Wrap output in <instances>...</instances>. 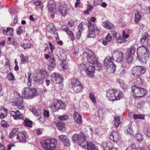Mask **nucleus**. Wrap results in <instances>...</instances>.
I'll list each match as a JSON object with an SVG mask.
<instances>
[{
	"instance_id": "obj_50",
	"label": "nucleus",
	"mask_w": 150,
	"mask_h": 150,
	"mask_svg": "<svg viewBox=\"0 0 150 150\" xmlns=\"http://www.w3.org/2000/svg\"><path fill=\"white\" fill-rule=\"evenodd\" d=\"M137 77V82L139 85H142L143 83V80L140 76H136Z\"/></svg>"
},
{
	"instance_id": "obj_46",
	"label": "nucleus",
	"mask_w": 150,
	"mask_h": 150,
	"mask_svg": "<svg viewBox=\"0 0 150 150\" xmlns=\"http://www.w3.org/2000/svg\"><path fill=\"white\" fill-rule=\"evenodd\" d=\"M20 46L24 48V50L30 48L31 46V44L29 42L27 43H21Z\"/></svg>"
},
{
	"instance_id": "obj_16",
	"label": "nucleus",
	"mask_w": 150,
	"mask_h": 150,
	"mask_svg": "<svg viewBox=\"0 0 150 150\" xmlns=\"http://www.w3.org/2000/svg\"><path fill=\"white\" fill-rule=\"evenodd\" d=\"M109 137L110 139L114 142H119L121 138L119 133L116 131L111 132L110 134Z\"/></svg>"
},
{
	"instance_id": "obj_27",
	"label": "nucleus",
	"mask_w": 150,
	"mask_h": 150,
	"mask_svg": "<svg viewBox=\"0 0 150 150\" xmlns=\"http://www.w3.org/2000/svg\"><path fill=\"white\" fill-rule=\"evenodd\" d=\"M31 74L30 72H28L25 74V77L24 79L25 82L28 85L30 86L31 84L32 79L31 78Z\"/></svg>"
},
{
	"instance_id": "obj_49",
	"label": "nucleus",
	"mask_w": 150,
	"mask_h": 150,
	"mask_svg": "<svg viewBox=\"0 0 150 150\" xmlns=\"http://www.w3.org/2000/svg\"><path fill=\"white\" fill-rule=\"evenodd\" d=\"M68 118V116L67 115H60L58 117V119L61 121L66 120Z\"/></svg>"
},
{
	"instance_id": "obj_2",
	"label": "nucleus",
	"mask_w": 150,
	"mask_h": 150,
	"mask_svg": "<svg viewBox=\"0 0 150 150\" xmlns=\"http://www.w3.org/2000/svg\"><path fill=\"white\" fill-rule=\"evenodd\" d=\"M57 142V140L55 139H47L42 141L41 145L45 150H57L55 144Z\"/></svg>"
},
{
	"instance_id": "obj_5",
	"label": "nucleus",
	"mask_w": 150,
	"mask_h": 150,
	"mask_svg": "<svg viewBox=\"0 0 150 150\" xmlns=\"http://www.w3.org/2000/svg\"><path fill=\"white\" fill-rule=\"evenodd\" d=\"M72 138L74 141H77L79 145L82 147L85 146L86 143L87 141H86V136L83 132H81L78 134H74Z\"/></svg>"
},
{
	"instance_id": "obj_32",
	"label": "nucleus",
	"mask_w": 150,
	"mask_h": 150,
	"mask_svg": "<svg viewBox=\"0 0 150 150\" xmlns=\"http://www.w3.org/2000/svg\"><path fill=\"white\" fill-rule=\"evenodd\" d=\"M79 31L76 33V39L79 40L80 38L81 32H82L83 25L82 23H80L78 26Z\"/></svg>"
},
{
	"instance_id": "obj_34",
	"label": "nucleus",
	"mask_w": 150,
	"mask_h": 150,
	"mask_svg": "<svg viewBox=\"0 0 150 150\" xmlns=\"http://www.w3.org/2000/svg\"><path fill=\"white\" fill-rule=\"evenodd\" d=\"M103 25L108 29H113L114 28V25L112 23L108 21L103 22Z\"/></svg>"
},
{
	"instance_id": "obj_24",
	"label": "nucleus",
	"mask_w": 150,
	"mask_h": 150,
	"mask_svg": "<svg viewBox=\"0 0 150 150\" xmlns=\"http://www.w3.org/2000/svg\"><path fill=\"white\" fill-rule=\"evenodd\" d=\"M102 146L104 150H109L114 146L113 144L110 141L103 142Z\"/></svg>"
},
{
	"instance_id": "obj_10",
	"label": "nucleus",
	"mask_w": 150,
	"mask_h": 150,
	"mask_svg": "<svg viewBox=\"0 0 150 150\" xmlns=\"http://www.w3.org/2000/svg\"><path fill=\"white\" fill-rule=\"evenodd\" d=\"M114 59L108 57H106L104 60V65L108 68H110L114 71L116 69V66L113 62Z\"/></svg>"
},
{
	"instance_id": "obj_1",
	"label": "nucleus",
	"mask_w": 150,
	"mask_h": 150,
	"mask_svg": "<svg viewBox=\"0 0 150 150\" xmlns=\"http://www.w3.org/2000/svg\"><path fill=\"white\" fill-rule=\"evenodd\" d=\"M84 55L86 56L88 62L95 66L97 70L99 71L102 69V64L97 61V58L93 52L90 51L88 53L86 52Z\"/></svg>"
},
{
	"instance_id": "obj_61",
	"label": "nucleus",
	"mask_w": 150,
	"mask_h": 150,
	"mask_svg": "<svg viewBox=\"0 0 150 150\" xmlns=\"http://www.w3.org/2000/svg\"><path fill=\"white\" fill-rule=\"evenodd\" d=\"M122 35L125 40L128 38L129 36V35L128 34L125 33V30H123L122 31Z\"/></svg>"
},
{
	"instance_id": "obj_60",
	"label": "nucleus",
	"mask_w": 150,
	"mask_h": 150,
	"mask_svg": "<svg viewBox=\"0 0 150 150\" xmlns=\"http://www.w3.org/2000/svg\"><path fill=\"white\" fill-rule=\"evenodd\" d=\"M88 37L90 38H94L96 37V34L94 32L89 31V34Z\"/></svg>"
},
{
	"instance_id": "obj_37",
	"label": "nucleus",
	"mask_w": 150,
	"mask_h": 150,
	"mask_svg": "<svg viewBox=\"0 0 150 150\" xmlns=\"http://www.w3.org/2000/svg\"><path fill=\"white\" fill-rule=\"evenodd\" d=\"M21 63L22 64H25L27 63L28 62V58L23 54H22L20 56Z\"/></svg>"
},
{
	"instance_id": "obj_43",
	"label": "nucleus",
	"mask_w": 150,
	"mask_h": 150,
	"mask_svg": "<svg viewBox=\"0 0 150 150\" xmlns=\"http://www.w3.org/2000/svg\"><path fill=\"white\" fill-rule=\"evenodd\" d=\"M148 35L146 33L143 35L141 38L140 41L142 43H144L146 40L148 39Z\"/></svg>"
},
{
	"instance_id": "obj_31",
	"label": "nucleus",
	"mask_w": 150,
	"mask_h": 150,
	"mask_svg": "<svg viewBox=\"0 0 150 150\" xmlns=\"http://www.w3.org/2000/svg\"><path fill=\"white\" fill-rule=\"evenodd\" d=\"M10 114L15 120L21 119L23 120L24 118V117L21 113L19 114L17 113H11Z\"/></svg>"
},
{
	"instance_id": "obj_38",
	"label": "nucleus",
	"mask_w": 150,
	"mask_h": 150,
	"mask_svg": "<svg viewBox=\"0 0 150 150\" xmlns=\"http://www.w3.org/2000/svg\"><path fill=\"white\" fill-rule=\"evenodd\" d=\"M135 23L138 24L141 18V16L138 11H136L135 13Z\"/></svg>"
},
{
	"instance_id": "obj_42",
	"label": "nucleus",
	"mask_w": 150,
	"mask_h": 150,
	"mask_svg": "<svg viewBox=\"0 0 150 150\" xmlns=\"http://www.w3.org/2000/svg\"><path fill=\"white\" fill-rule=\"evenodd\" d=\"M38 75L44 79L47 76V74L46 71L44 70L40 71Z\"/></svg>"
},
{
	"instance_id": "obj_59",
	"label": "nucleus",
	"mask_w": 150,
	"mask_h": 150,
	"mask_svg": "<svg viewBox=\"0 0 150 150\" xmlns=\"http://www.w3.org/2000/svg\"><path fill=\"white\" fill-rule=\"evenodd\" d=\"M1 124L2 127H7L8 126H9L8 125H7V123L4 120H2L1 121Z\"/></svg>"
},
{
	"instance_id": "obj_57",
	"label": "nucleus",
	"mask_w": 150,
	"mask_h": 150,
	"mask_svg": "<svg viewBox=\"0 0 150 150\" xmlns=\"http://www.w3.org/2000/svg\"><path fill=\"white\" fill-rule=\"evenodd\" d=\"M23 28L24 27L23 26L19 27L17 29V34L18 35H20L22 33Z\"/></svg>"
},
{
	"instance_id": "obj_35",
	"label": "nucleus",
	"mask_w": 150,
	"mask_h": 150,
	"mask_svg": "<svg viewBox=\"0 0 150 150\" xmlns=\"http://www.w3.org/2000/svg\"><path fill=\"white\" fill-rule=\"evenodd\" d=\"M120 117L118 116L114 117V125L116 128H117L120 124L121 121L120 119Z\"/></svg>"
},
{
	"instance_id": "obj_28",
	"label": "nucleus",
	"mask_w": 150,
	"mask_h": 150,
	"mask_svg": "<svg viewBox=\"0 0 150 150\" xmlns=\"http://www.w3.org/2000/svg\"><path fill=\"white\" fill-rule=\"evenodd\" d=\"M48 65L50 70L52 69L55 67L56 63L54 58H51L49 59Z\"/></svg>"
},
{
	"instance_id": "obj_22",
	"label": "nucleus",
	"mask_w": 150,
	"mask_h": 150,
	"mask_svg": "<svg viewBox=\"0 0 150 150\" xmlns=\"http://www.w3.org/2000/svg\"><path fill=\"white\" fill-rule=\"evenodd\" d=\"M61 28L62 30L66 32L70 36L71 39L73 41L74 40V37L72 32L71 30H69V29L67 28L66 25H62Z\"/></svg>"
},
{
	"instance_id": "obj_21",
	"label": "nucleus",
	"mask_w": 150,
	"mask_h": 150,
	"mask_svg": "<svg viewBox=\"0 0 150 150\" xmlns=\"http://www.w3.org/2000/svg\"><path fill=\"white\" fill-rule=\"evenodd\" d=\"M69 10V8L67 4H64L59 7L58 11L62 16H64L67 15Z\"/></svg>"
},
{
	"instance_id": "obj_17",
	"label": "nucleus",
	"mask_w": 150,
	"mask_h": 150,
	"mask_svg": "<svg viewBox=\"0 0 150 150\" xmlns=\"http://www.w3.org/2000/svg\"><path fill=\"white\" fill-rule=\"evenodd\" d=\"M16 139L18 142L22 143H25L26 142V135L25 132H18L16 137Z\"/></svg>"
},
{
	"instance_id": "obj_23",
	"label": "nucleus",
	"mask_w": 150,
	"mask_h": 150,
	"mask_svg": "<svg viewBox=\"0 0 150 150\" xmlns=\"http://www.w3.org/2000/svg\"><path fill=\"white\" fill-rule=\"evenodd\" d=\"M85 147H82L85 149H86L87 150H97L95 144L91 142H87L86 143Z\"/></svg>"
},
{
	"instance_id": "obj_51",
	"label": "nucleus",
	"mask_w": 150,
	"mask_h": 150,
	"mask_svg": "<svg viewBox=\"0 0 150 150\" xmlns=\"http://www.w3.org/2000/svg\"><path fill=\"white\" fill-rule=\"evenodd\" d=\"M125 150H137L136 146L134 144H132L130 146L127 147Z\"/></svg>"
},
{
	"instance_id": "obj_33",
	"label": "nucleus",
	"mask_w": 150,
	"mask_h": 150,
	"mask_svg": "<svg viewBox=\"0 0 150 150\" xmlns=\"http://www.w3.org/2000/svg\"><path fill=\"white\" fill-rule=\"evenodd\" d=\"M112 38L110 34L108 33L106 36L105 40L103 41V45H105L107 44L108 42H110L112 41Z\"/></svg>"
},
{
	"instance_id": "obj_4",
	"label": "nucleus",
	"mask_w": 150,
	"mask_h": 150,
	"mask_svg": "<svg viewBox=\"0 0 150 150\" xmlns=\"http://www.w3.org/2000/svg\"><path fill=\"white\" fill-rule=\"evenodd\" d=\"M38 94L37 90L35 88L31 89L29 87H25L22 91V96L26 99L32 98Z\"/></svg>"
},
{
	"instance_id": "obj_14",
	"label": "nucleus",
	"mask_w": 150,
	"mask_h": 150,
	"mask_svg": "<svg viewBox=\"0 0 150 150\" xmlns=\"http://www.w3.org/2000/svg\"><path fill=\"white\" fill-rule=\"evenodd\" d=\"M3 34L7 35H9V37H8L7 43L9 44H13L12 42V39L13 36L12 33L13 32V29L10 27H8L6 30L4 29L3 30Z\"/></svg>"
},
{
	"instance_id": "obj_62",
	"label": "nucleus",
	"mask_w": 150,
	"mask_h": 150,
	"mask_svg": "<svg viewBox=\"0 0 150 150\" xmlns=\"http://www.w3.org/2000/svg\"><path fill=\"white\" fill-rule=\"evenodd\" d=\"M67 138V136L65 135H60L59 137V138L60 140L63 142Z\"/></svg>"
},
{
	"instance_id": "obj_40",
	"label": "nucleus",
	"mask_w": 150,
	"mask_h": 150,
	"mask_svg": "<svg viewBox=\"0 0 150 150\" xmlns=\"http://www.w3.org/2000/svg\"><path fill=\"white\" fill-rule=\"evenodd\" d=\"M18 130V129L17 128L13 129L10 133L9 136V138L12 139L13 137H15Z\"/></svg>"
},
{
	"instance_id": "obj_12",
	"label": "nucleus",
	"mask_w": 150,
	"mask_h": 150,
	"mask_svg": "<svg viewBox=\"0 0 150 150\" xmlns=\"http://www.w3.org/2000/svg\"><path fill=\"white\" fill-rule=\"evenodd\" d=\"M136 49L134 47H132L127 50L126 59L127 62L128 63L132 61L133 56L135 52Z\"/></svg>"
},
{
	"instance_id": "obj_26",
	"label": "nucleus",
	"mask_w": 150,
	"mask_h": 150,
	"mask_svg": "<svg viewBox=\"0 0 150 150\" xmlns=\"http://www.w3.org/2000/svg\"><path fill=\"white\" fill-rule=\"evenodd\" d=\"M137 57L140 61L143 63H145L149 59V55H137Z\"/></svg>"
},
{
	"instance_id": "obj_30",
	"label": "nucleus",
	"mask_w": 150,
	"mask_h": 150,
	"mask_svg": "<svg viewBox=\"0 0 150 150\" xmlns=\"http://www.w3.org/2000/svg\"><path fill=\"white\" fill-rule=\"evenodd\" d=\"M115 95L116 100H119L122 98L123 96V93L118 90H115Z\"/></svg>"
},
{
	"instance_id": "obj_11",
	"label": "nucleus",
	"mask_w": 150,
	"mask_h": 150,
	"mask_svg": "<svg viewBox=\"0 0 150 150\" xmlns=\"http://www.w3.org/2000/svg\"><path fill=\"white\" fill-rule=\"evenodd\" d=\"M47 8L48 11L52 13L51 17L53 18L54 17V13L57 11L55 2L52 0H50L48 3Z\"/></svg>"
},
{
	"instance_id": "obj_29",
	"label": "nucleus",
	"mask_w": 150,
	"mask_h": 150,
	"mask_svg": "<svg viewBox=\"0 0 150 150\" xmlns=\"http://www.w3.org/2000/svg\"><path fill=\"white\" fill-rule=\"evenodd\" d=\"M88 28L89 31L91 32H94L95 31H97L98 32H99V30H97V27L93 24V23H88Z\"/></svg>"
},
{
	"instance_id": "obj_53",
	"label": "nucleus",
	"mask_w": 150,
	"mask_h": 150,
	"mask_svg": "<svg viewBox=\"0 0 150 150\" xmlns=\"http://www.w3.org/2000/svg\"><path fill=\"white\" fill-rule=\"evenodd\" d=\"M63 142L66 146H69L70 145L71 141L68 138L64 140Z\"/></svg>"
},
{
	"instance_id": "obj_19",
	"label": "nucleus",
	"mask_w": 150,
	"mask_h": 150,
	"mask_svg": "<svg viewBox=\"0 0 150 150\" xmlns=\"http://www.w3.org/2000/svg\"><path fill=\"white\" fill-rule=\"evenodd\" d=\"M96 69V67L94 66L90 65L86 69L85 71L88 77H93L94 76V71Z\"/></svg>"
},
{
	"instance_id": "obj_15",
	"label": "nucleus",
	"mask_w": 150,
	"mask_h": 150,
	"mask_svg": "<svg viewBox=\"0 0 150 150\" xmlns=\"http://www.w3.org/2000/svg\"><path fill=\"white\" fill-rule=\"evenodd\" d=\"M51 79L53 83L57 84L61 83L63 79L61 74L53 73L52 74Z\"/></svg>"
},
{
	"instance_id": "obj_7",
	"label": "nucleus",
	"mask_w": 150,
	"mask_h": 150,
	"mask_svg": "<svg viewBox=\"0 0 150 150\" xmlns=\"http://www.w3.org/2000/svg\"><path fill=\"white\" fill-rule=\"evenodd\" d=\"M71 87L73 91L76 93H79L82 91L83 86L77 79H74L71 82Z\"/></svg>"
},
{
	"instance_id": "obj_54",
	"label": "nucleus",
	"mask_w": 150,
	"mask_h": 150,
	"mask_svg": "<svg viewBox=\"0 0 150 150\" xmlns=\"http://www.w3.org/2000/svg\"><path fill=\"white\" fill-rule=\"evenodd\" d=\"M128 126L129 127H128L127 129V132L129 134H132L133 133V131L132 129V127L130 124Z\"/></svg>"
},
{
	"instance_id": "obj_8",
	"label": "nucleus",
	"mask_w": 150,
	"mask_h": 150,
	"mask_svg": "<svg viewBox=\"0 0 150 150\" xmlns=\"http://www.w3.org/2000/svg\"><path fill=\"white\" fill-rule=\"evenodd\" d=\"M146 70V68L142 66H136L133 68L132 74L134 76H140L144 74Z\"/></svg>"
},
{
	"instance_id": "obj_41",
	"label": "nucleus",
	"mask_w": 150,
	"mask_h": 150,
	"mask_svg": "<svg viewBox=\"0 0 150 150\" xmlns=\"http://www.w3.org/2000/svg\"><path fill=\"white\" fill-rule=\"evenodd\" d=\"M56 125L59 130H62L65 127L64 124L61 122H58Z\"/></svg>"
},
{
	"instance_id": "obj_47",
	"label": "nucleus",
	"mask_w": 150,
	"mask_h": 150,
	"mask_svg": "<svg viewBox=\"0 0 150 150\" xmlns=\"http://www.w3.org/2000/svg\"><path fill=\"white\" fill-rule=\"evenodd\" d=\"M7 78L10 81H13L15 80L14 76L12 72H10L8 74Z\"/></svg>"
},
{
	"instance_id": "obj_9",
	"label": "nucleus",
	"mask_w": 150,
	"mask_h": 150,
	"mask_svg": "<svg viewBox=\"0 0 150 150\" xmlns=\"http://www.w3.org/2000/svg\"><path fill=\"white\" fill-rule=\"evenodd\" d=\"M112 57L114 59L118 62H122L125 57V54L124 53L118 51H115L112 54Z\"/></svg>"
},
{
	"instance_id": "obj_55",
	"label": "nucleus",
	"mask_w": 150,
	"mask_h": 150,
	"mask_svg": "<svg viewBox=\"0 0 150 150\" xmlns=\"http://www.w3.org/2000/svg\"><path fill=\"white\" fill-rule=\"evenodd\" d=\"M61 66L64 70L66 69L68 67L67 64L66 63L65 61L62 62V63H61Z\"/></svg>"
},
{
	"instance_id": "obj_3",
	"label": "nucleus",
	"mask_w": 150,
	"mask_h": 150,
	"mask_svg": "<svg viewBox=\"0 0 150 150\" xmlns=\"http://www.w3.org/2000/svg\"><path fill=\"white\" fill-rule=\"evenodd\" d=\"M132 92L134 97L141 98L144 96L147 93V90L145 88L134 85L131 88Z\"/></svg>"
},
{
	"instance_id": "obj_58",
	"label": "nucleus",
	"mask_w": 150,
	"mask_h": 150,
	"mask_svg": "<svg viewBox=\"0 0 150 150\" xmlns=\"http://www.w3.org/2000/svg\"><path fill=\"white\" fill-rule=\"evenodd\" d=\"M48 43L50 48V49L51 50V52H50V53H52L55 49V47L52 44L51 42H49Z\"/></svg>"
},
{
	"instance_id": "obj_44",
	"label": "nucleus",
	"mask_w": 150,
	"mask_h": 150,
	"mask_svg": "<svg viewBox=\"0 0 150 150\" xmlns=\"http://www.w3.org/2000/svg\"><path fill=\"white\" fill-rule=\"evenodd\" d=\"M117 42L120 43L125 42L126 40L123 38L122 35H120L117 38H116Z\"/></svg>"
},
{
	"instance_id": "obj_25",
	"label": "nucleus",
	"mask_w": 150,
	"mask_h": 150,
	"mask_svg": "<svg viewBox=\"0 0 150 150\" xmlns=\"http://www.w3.org/2000/svg\"><path fill=\"white\" fill-rule=\"evenodd\" d=\"M74 119L75 122L79 125L81 124L82 122V117L79 113H74Z\"/></svg>"
},
{
	"instance_id": "obj_39",
	"label": "nucleus",
	"mask_w": 150,
	"mask_h": 150,
	"mask_svg": "<svg viewBox=\"0 0 150 150\" xmlns=\"http://www.w3.org/2000/svg\"><path fill=\"white\" fill-rule=\"evenodd\" d=\"M34 80L37 84H41L43 82V79L38 75L34 77Z\"/></svg>"
},
{
	"instance_id": "obj_13",
	"label": "nucleus",
	"mask_w": 150,
	"mask_h": 150,
	"mask_svg": "<svg viewBox=\"0 0 150 150\" xmlns=\"http://www.w3.org/2000/svg\"><path fill=\"white\" fill-rule=\"evenodd\" d=\"M137 55H149L150 52L147 46L143 45L138 47L137 49Z\"/></svg>"
},
{
	"instance_id": "obj_45",
	"label": "nucleus",
	"mask_w": 150,
	"mask_h": 150,
	"mask_svg": "<svg viewBox=\"0 0 150 150\" xmlns=\"http://www.w3.org/2000/svg\"><path fill=\"white\" fill-rule=\"evenodd\" d=\"M134 138L136 140L139 142H141L143 140V137L142 135L139 133L135 135Z\"/></svg>"
},
{
	"instance_id": "obj_6",
	"label": "nucleus",
	"mask_w": 150,
	"mask_h": 150,
	"mask_svg": "<svg viewBox=\"0 0 150 150\" xmlns=\"http://www.w3.org/2000/svg\"><path fill=\"white\" fill-rule=\"evenodd\" d=\"M53 101L54 108H53V106L51 108V109L52 110V112H57L59 109H64L66 106L65 102L61 100L55 99Z\"/></svg>"
},
{
	"instance_id": "obj_20",
	"label": "nucleus",
	"mask_w": 150,
	"mask_h": 150,
	"mask_svg": "<svg viewBox=\"0 0 150 150\" xmlns=\"http://www.w3.org/2000/svg\"><path fill=\"white\" fill-rule=\"evenodd\" d=\"M107 99L111 101L116 100L115 95V90L111 89L108 90L106 94Z\"/></svg>"
},
{
	"instance_id": "obj_52",
	"label": "nucleus",
	"mask_w": 150,
	"mask_h": 150,
	"mask_svg": "<svg viewBox=\"0 0 150 150\" xmlns=\"http://www.w3.org/2000/svg\"><path fill=\"white\" fill-rule=\"evenodd\" d=\"M89 97L92 102L94 103H96V100L94 95L92 93H89Z\"/></svg>"
},
{
	"instance_id": "obj_36",
	"label": "nucleus",
	"mask_w": 150,
	"mask_h": 150,
	"mask_svg": "<svg viewBox=\"0 0 150 150\" xmlns=\"http://www.w3.org/2000/svg\"><path fill=\"white\" fill-rule=\"evenodd\" d=\"M24 123L25 126L30 127H33V122L29 119L26 118L24 121Z\"/></svg>"
},
{
	"instance_id": "obj_18",
	"label": "nucleus",
	"mask_w": 150,
	"mask_h": 150,
	"mask_svg": "<svg viewBox=\"0 0 150 150\" xmlns=\"http://www.w3.org/2000/svg\"><path fill=\"white\" fill-rule=\"evenodd\" d=\"M23 100L22 98L19 97L18 98H16L12 102V105L14 106H16L20 109H24L23 105Z\"/></svg>"
},
{
	"instance_id": "obj_63",
	"label": "nucleus",
	"mask_w": 150,
	"mask_h": 150,
	"mask_svg": "<svg viewBox=\"0 0 150 150\" xmlns=\"http://www.w3.org/2000/svg\"><path fill=\"white\" fill-rule=\"evenodd\" d=\"M88 21V23H91V22L93 23H95L96 22V19L95 17H92Z\"/></svg>"
},
{
	"instance_id": "obj_64",
	"label": "nucleus",
	"mask_w": 150,
	"mask_h": 150,
	"mask_svg": "<svg viewBox=\"0 0 150 150\" xmlns=\"http://www.w3.org/2000/svg\"><path fill=\"white\" fill-rule=\"evenodd\" d=\"M109 34H110V35H112L115 38H116L117 35V33L114 30L111 31Z\"/></svg>"
},
{
	"instance_id": "obj_56",
	"label": "nucleus",
	"mask_w": 150,
	"mask_h": 150,
	"mask_svg": "<svg viewBox=\"0 0 150 150\" xmlns=\"http://www.w3.org/2000/svg\"><path fill=\"white\" fill-rule=\"evenodd\" d=\"M119 83L120 86L123 88L125 89L127 88V86L125 84L123 81L122 80L120 81Z\"/></svg>"
},
{
	"instance_id": "obj_48",
	"label": "nucleus",
	"mask_w": 150,
	"mask_h": 150,
	"mask_svg": "<svg viewBox=\"0 0 150 150\" xmlns=\"http://www.w3.org/2000/svg\"><path fill=\"white\" fill-rule=\"evenodd\" d=\"M133 118L134 119H144L145 116L144 115L141 114H135L133 116Z\"/></svg>"
}]
</instances>
